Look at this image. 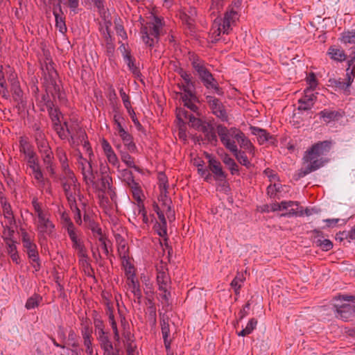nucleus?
Masks as SVG:
<instances>
[{
  "label": "nucleus",
  "mask_w": 355,
  "mask_h": 355,
  "mask_svg": "<svg viewBox=\"0 0 355 355\" xmlns=\"http://www.w3.org/2000/svg\"><path fill=\"white\" fill-rule=\"evenodd\" d=\"M66 139L70 136L69 142L73 147L82 145L88 153L89 159L84 158L80 153L78 155V167L83 175V180L87 185H94V175L93 173L92 159L94 155L85 131L79 125L77 121H70L64 122Z\"/></svg>",
  "instance_id": "nucleus-1"
},
{
  "label": "nucleus",
  "mask_w": 355,
  "mask_h": 355,
  "mask_svg": "<svg viewBox=\"0 0 355 355\" xmlns=\"http://www.w3.org/2000/svg\"><path fill=\"white\" fill-rule=\"evenodd\" d=\"M60 184L67 199L76 222H81L80 207L84 205L80 193V184L73 172L62 173L60 178Z\"/></svg>",
  "instance_id": "nucleus-2"
},
{
  "label": "nucleus",
  "mask_w": 355,
  "mask_h": 355,
  "mask_svg": "<svg viewBox=\"0 0 355 355\" xmlns=\"http://www.w3.org/2000/svg\"><path fill=\"white\" fill-rule=\"evenodd\" d=\"M179 73L184 80V83L180 86V89L183 91L182 93H180V97L184 103V106L192 112L198 113V107L195 103L198 102V98L195 92V81L193 80L191 74L182 69L180 70Z\"/></svg>",
  "instance_id": "nucleus-3"
},
{
  "label": "nucleus",
  "mask_w": 355,
  "mask_h": 355,
  "mask_svg": "<svg viewBox=\"0 0 355 355\" xmlns=\"http://www.w3.org/2000/svg\"><path fill=\"white\" fill-rule=\"evenodd\" d=\"M162 21V18L153 16L150 21L141 25L140 33L146 46L153 47L158 43L164 26Z\"/></svg>",
  "instance_id": "nucleus-4"
},
{
  "label": "nucleus",
  "mask_w": 355,
  "mask_h": 355,
  "mask_svg": "<svg viewBox=\"0 0 355 355\" xmlns=\"http://www.w3.org/2000/svg\"><path fill=\"white\" fill-rule=\"evenodd\" d=\"M160 196L159 201L161 202V205L157 204L153 205V210L157 213L160 222H172L175 220V211L171 209V200L166 196V184H160Z\"/></svg>",
  "instance_id": "nucleus-5"
},
{
  "label": "nucleus",
  "mask_w": 355,
  "mask_h": 355,
  "mask_svg": "<svg viewBox=\"0 0 355 355\" xmlns=\"http://www.w3.org/2000/svg\"><path fill=\"white\" fill-rule=\"evenodd\" d=\"M122 173L123 176L125 178L126 184L131 189L133 198L137 202L139 214L141 215L143 221L146 222L148 218L146 217V212L144 205V195L143 191L141 190L139 184L135 181L132 173L130 171L124 169L122 171Z\"/></svg>",
  "instance_id": "nucleus-6"
},
{
  "label": "nucleus",
  "mask_w": 355,
  "mask_h": 355,
  "mask_svg": "<svg viewBox=\"0 0 355 355\" xmlns=\"http://www.w3.org/2000/svg\"><path fill=\"white\" fill-rule=\"evenodd\" d=\"M239 130L235 128L228 129L223 125L216 126V132L220 137L221 143L230 151L236 150L235 139Z\"/></svg>",
  "instance_id": "nucleus-7"
},
{
  "label": "nucleus",
  "mask_w": 355,
  "mask_h": 355,
  "mask_svg": "<svg viewBox=\"0 0 355 355\" xmlns=\"http://www.w3.org/2000/svg\"><path fill=\"white\" fill-rule=\"evenodd\" d=\"M331 142L326 140L318 141L311 146V147L305 152L303 159L304 162H313L314 160H322L319 157L323 155L325 153L329 151Z\"/></svg>",
  "instance_id": "nucleus-8"
},
{
  "label": "nucleus",
  "mask_w": 355,
  "mask_h": 355,
  "mask_svg": "<svg viewBox=\"0 0 355 355\" xmlns=\"http://www.w3.org/2000/svg\"><path fill=\"white\" fill-rule=\"evenodd\" d=\"M227 19H216L210 31V38L212 42H217L220 40V33L228 34L233 25Z\"/></svg>",
  "instance_id": "nucleus-9"
},
{
  "label": "nucleus",
  "mask_w": 355,
  "mask_h": 355,
  "mask_svg": "<svg viewBox=\"0 0 355 355\" xmlns=\"http://www.w3.org/2000/svg\"><path fill=\"white\" fill-rule=\"evenodd\" d=\"M206 102L211 109L212 113L223 121H228V116L223 104L216 97L205 94Z\"/></svg>",
  "instance_id": "nucleus-10"
},
{
  "label": "nucleus",
  "mask_w": 355,
  "mask_h": 355,
  "mask_svg": "<svg viewBox=\"0 0 355 355\" xmlns=\"http://www.w3.org/2000/svg\"><path fill=\"white\" fill-rule=\"evenodd\" d=\"M53 105L52 102H48L46 104L49 116L53 124V128L61 139H65L67 134L65 132L64 125V124L62 125L60 121L61 114L57 108L53 107Z\"/></svg>",
  "instance_id": "nucleus-11"
},
{
  "label": "nucleus",
  "mask_w": 355,
  "mask_h": 355,
  "mask_svg": "<svg viewBox=\"0 0 355 355\" xmlns=\"http://www.w3.org/2000/svg\"><path fill=\"white\" fill-rule=\"evenodd\" d=\"M94 175H95V173L93 171ZM94 185H87L86 183L85 184L87 187H92L94 188L98 189L100 191L107 193L112 199L116 196L115 192L112 188V179L111 176H110L108 174L103 173L102 176L101 178V182L100 185H98L96 182V175H94Z\"/></svg>",
  "instance_id": "nucleus-12"
},
{
  "label": "nucleus",
  "mask_w": 355,
  "mask_h": 355,
  "mask_svg": "<svg viewBox=\"0 0 355 355\" xmlns=\"http://www.w3.org/2000/svg\"><path fill=\"white\" fill-rule=\"evenodd\" d=\"M334 307L338 313L337 318H340L345 322L355 320V302L352 304L334 305Z\"/></svg>",
  "instance_id": "nucleus-13"
},
{
  "label": "nucleus",
  "mask_w": 355,
  "mask_h": 355,
  "mask_svg": "<svg viewBox=\"0 0 355 355\" xmlns=\"http://www.w3.org/2000/svg\"><path fill=\"white\" fill-rule=\"evenodd\" d=\"M27 166L30 170L29 175L34 178L37 184L40 186L44 185V178L37 157L27 161Z\"/></svg>",
  "instance_id": "nucleus-14"
},
{
  "label": "nucleus",
  "mask_w": 355,
  "mask_h": 355,
  "mask_svg": "<svg viewBox=\"0 0 355 355\" xmlns=\"http://www.w3.org/2000/svg\"><path fill=\"white\" fill-rule=\"evenodd\" d=\"M347 209L348 207L345 205H336L332 209L331 216L340 218H327L323 220V222H338L340 220L347 221L352 216L350 213L347 212Z\"/></svg>",
  "instance_id": "nucleus-15"
},
{
  "label": "nucleus",
  "mask_w": 355,
  "mask_h": 355,
  "mask_svg": "<svg viewBox=\"0 0 355 355\" xmlns=\"http://www.w3.org/2000/svg\"><path fill=\"white\" fill-rule=\"evenodd\" d=\"M22 242L24 247L26 250L28 257L32 261H37L38 259V252L37 251L36 245L32 242L29 235L22 230Z\"/></svg>",
  "instance_id": "nucleus-16"
},
{
  "label": "nucleus",
  "mask_w": 355,
  "mask_h": 355,
  "mask_svg": "<svg viewBox=\"0 0 355 355\" xmlns=\"http://www.w3.org/2000/svg\"><path fill=\"white\" fill-rule=\"evenodd\" d=\"M209 168L214 174L216 180L223 182L226 180L227 175L223 171L221 164L219 161L214 158H209Z\"/></svg>",
  "instance_id": "nucleus-17"
},
{
  "label": "nucleus",
  "mask_w": 355,
  "mask_h": 355,
  "mask_svg": "<svg viewBox=\"0 0 355 355\" xmlns=\"http://www.w3.org/2000/svg\"><path fill=\"white\" fill-rule=\"evenodd\" d=\"M157 283L159 286V290L165 291L168 288L171 282V278L167 272V269L162 266L157 268Z\"/></svg>",
  "instance_id": "nucleus-18"
},
{
  "label": "nucleus",
  "mask_w": 355,
  "mask_h": 355,
  "mask_svg": "<svg viewBox=\"0 0 355 355\" xmlns=\"http://www.w3.org/2000/svg\"><path fill=\"white\" fill-rule=\"evenodd\" d=\"M3 238L6 241L7 252L9 254L17 252V247L15 241L12 240V236L15 230L12 227L8 226H3Z\"/></svg>",
  "instance_id": "nucleus-19"
},
{
  "label": "nucleus",
  "mask_w": 355,
  "mask_h": 355,
  "mask_svg": "<svg viewBox=\"0 0 355 355\" xmlns=\"http://www.w3.org/2000/svg\"><path fill=\"white\" fill-rule=\"evenodd\" d=\"M327 55L329 56L330 59L338 62H342L347 58L345 51L338 45L330 46L327 51Z\"/></svg>",
  "instance_id": "nucleus-20"
},
{
  "label": "nucleus",
  "mask_w": 355,
  "mask_h": 355,
  "mask_svg": "<svg viewBox=\"0 0 355 355\" xmlns=\"http://www.w3.org/2000/svg\"><path fill=\"white\" fill-rule=\"evenodd\" d=\"M306 91L307 89L305 90L304 96L298 100L299 106L297 110L299 111H308L311 110L315 104L314 100L316 99V96L313 94L308 95Z\"/></svg>",
  "instance_id": "nucleus-21"
},
{
  "label": "nucleus",
  "mask_w": 355,
  "mask_h": 355,
  "mask_svg": "<svg viewBox=\"0 0 355 355\" xmlns=\"http://www.w3.org/2000/svg\"><path fill=\"white\" fill-rule=\"evenodd\" d=\"M291 209H289L288 212L282 214V216H302L304 214L306 216H310L313 214V212H317L313 209H308L306 208L304 210L303 207L300 205L298 202L294 201L293 207H291Z\"/></svg>",
  "instance_id": "nucleus-22"
},
{
  "label": "nucleus",
  "mask_w": 355,
  "mask_h": 355,
  "mask_svg": "<svg viewBox=\"0 0 355 355\" xmlns=\"http://www.w3.org/2000/svg\"><path fill=\"white\" fill-rule=\"evenodd\" d=\"M200 131L204 134L205 139L209 143L214 146L217 144L218 139L216 133L214 128L211 124L207 122V123L204 124V125L201 128Z\"/></svg>",
  "instance_id": "nucleus-23"
},
{
  "label": "nucleus",
  "mask_w": 355,
  "mask_h": 355,
  "mask_svg": "<svg viewBox=\"0 0 355 355\" xmlns=\"http://www.w3.org/2000/svg\"><path fill=\"white\" fill-rule=\"evenodd\" d=\"M114 238L117 244V250L121 259L128 258V247L125 240L119 233H114Z\"/></svg>",
  "instance_id": "nucleus-24"
},
{
  "label": "nucleus",
  "mask_w": 355,
  "mask_h": 355,
  "mask_svg": "<svg viewBox=\"0 0 355 355\" xmlns=\"http://www.w3.org/2000/svg\"><path fill=\"white\" fill-rule=\"evenodd\" d=\"M160 325L162 338L164 339V343L168 345V341L172 340L170 338V325H169V318L164 315L160 319Z\"/></svg>",
  "instance_id": "nucleus-25"
},
{
  "label": "nucleus",
  "mask_w": 355,
  "mask_h": 355,
  "mask_svg": "<svg viewBox=\"0 0 355 355\" xmlns=\"http://www.w3.org/2000/svg\"><path fill=\"white\" fill-rule=\"evenodd\" d=\"M119 136L130 153H135L137 151V146L133 141V137L128 132L125 131L119 134Z\"/></svg>",
  "instance_id": "nucleus-26"
},
{
  "label": "nucleus",
  "mask_w": 355,
  "mask_h": 355,
  "mask_svg": "<svg viewBox=\"0 0 355 355\" xmlns=\"http://www.w3.org/2000/svg\"><path fill=\"white\" fill-rule=\"evenodd\" d=\"M309 164L307 165V166L303 169L301 168L297 174V179H300L308 173L314 171L321 166H323L324 162L321 160H314L313 162H309Z\"/></svg>",
  "instance_id": "nucleus-27"
},
{
  "label": "nucleus",
  "mask_w": 355,
  "mask_h": 355,
  "mask_svg": "<svg viewBox=\"0 0 355 355\" xmlns=\"http://www.w3.org/2000/svg\"><path fill=\"white\" fill-rule=\"evenodd\" d=\"M101 347L103 350V355H107L113 352V345L106 334L98 335Z\"/></svg>",
  "instance_id": "nucleus-28"
},
{
  "label": "nucleus",
  "mask_w": 355,
  "mask_h": 355,
  "mask_svg": "<svg viewBox=\"0 0 355 355\" xmlns=\"http://www.w3.org/2000/svg\"><path fill=\"white\" fill-rule=\"evenodd\" d=\"M346 76V82L341 81L340 79L337 80L336 78H330L329 80V83H330L329 85L339 88L340 89L346 90L353 82V78L351 77L349 73H347Z\"/></svg>",
  "instance_id": "nucleus-29"
},
{
  "label": "nucleus",
  "mask_w": 355,
  "mask_h": 355,
  "mask_svg": "<svg viewBox=\"0 0 355 355\" xmlns=\"http://www.w3.org/2000/svg\"><path fill=\"white\" fill-rule=\"evenodd\" d=\"M43 163L46 167V171L50 173L51 175L55 174V166L53 162V152L51 153L42 155Z\"/></svg>",
  "instance_id": "nucleus-30"
},
{
  "label": "nucleus",
  "mask_w": 355,
  "mask_h": 355,
  "mask_svg": "<svg viewBox=\"0 0 355 355\" xmlns=\"http://www.w3.org/2000/svg\"><path fill=\"white\" fill-rule=\"evenodd\" d=\"M127 284L129 286L131 292L134 294V296L139 301L141 298V291L139 288V284L136 280V277L127 279Z\"/></svg>",
  "instance_id": "nucleus-31"
},
{
  "label": "nucleus",
  "mask_w": 355,
  "mask_h": 355,
  "mask_svg": "<svg viewBox=\"0 0 355 355\" xmlns=\"http://www.w3.org/2000/svg\"><path fill=\"white\" fill-rule=\"evenodd\" d=\"M241 148L245 150L251 151L252 149V145L250 141L245 137L240 130H239L236 139Z\"/></svg>",
  "instance_id": "nucleus-32"
},
{
  "label": "nucleus",
  "mask_w": 355,
  "mask_h": 355,
  "mask_svg": "<svg viewBox=\"0 0 355 355\" xmlns=\"http://www.w3.org/2000/svg\"><path fill=\"white\" fill-rule=\"evenodd\" d=\"M57 157L61 164V167L63 171V173H67V172H72L68 164V159L64 150L62 148L57 149Z\"/></svg>",
  "instance_id": "nucleus-33"
},
{
  "label": "nucleus",
  "mask_w": 355,
  "mask_h": 355,
  "mask_svg": "<svg viewBox=\"0 0 355 355\" xmlns=\"http://www.w3.org/2000/svg\"><path fill=\"white\" fill-rule=\"evenodd\" d=\"M53 15L55 19V26L61 33H64L67 30L64 17H62V12H59L58 9L53 8Z\"/></svg>",
  "instance_id": "nucleus-34"
},
{
  "label": "nucleus",
  "mask_w": 355,
  "mask_h": 355,
  "mask_svg": "<svg viewBox=\"0 0 355 355\" xmlns=\"http://www.w3.org/2000/svg\"><path fill=\"white\" fill-rule=\"evenodd\" d=\"M202 83L207 89L213 90L214 93L218 96L223 95L222 88L219 87L217 80L214 78H213V80L209 79Z\"/></svg>",
  "instance_id": "nucleus-35"
},
{
  "label": "nucleus",
  "mask_w": 355,
  "mask_h": 355,
  "mask_svg": "<svg viewBox=\"0 0 355 355\" xmlns=\"http://www.w3.org/2000/svg\"><path fill=\"white\" fill-rule=\"evenodd\" d=\"M108 24H110V22L105 23V27L101 28V33L104 37L107 49L111 51L114 50V45Z\"/></svg>",
  "instance_id": "nucleus-36"
},
{
  "label": "nucleus",
  "mask_w": 355,
  "mask_h": 355,
  "mask_svg": "<svg viewBox=\"0 0 355 355\" xmlns=\"http://www.w3.org/2000/svg\"><path fill=\"white\" fill-rule=\"evenodd\" d=\"M340 40L345 44H355V31H345L341 35ZM352 51L355 50V46L350 48Z\"/></svg>",
  "instance_id": "nucleus-37"
},
{
  "label": "nucleus",
  "mask_w": 355,
  "mask_h": 355,
  "mask_svg": "<svg viewBox=\"0 0 355 355\" xmlns=\"http://www.w3.org/2000/svg\"><path fill=\"white\" fill-rule=\"evenodd\" d=\"M191 60V65L198 75L207 69L205 67V62L198 57L193 55Z\"/></svg>",
  "instance_id": "nucleus-38"
},
{
  "label": "nucleus",
  "mask_w": 355,
  "mask_h": 355,
  "mask_svg": "<svg viewBox=\"0 0 355 355\" xmlns=\"http://www.w3.org/2000/svg\"><path fill=\"white\" fill-rule=\"evenodd\" d=\"M20 152L24 154L26 161H29L32 159L37 157L35 153L31 147L26 142H21Z\"/></svg>",
  "instance_id": "nucleus-39"
},
{
  "label": "nucleus",
  "mask_w": 355,
  "mask_h": 355,
  "mask_svg": "<svg viewBox=\"0 0 355 355\" xmlns=\"http://www.w3.org/2000/svg\"><path fill=\"white\" fill-rule=\"evenodd\" d=\"M12 96L15 101H17L18 103H22L24 102L23 101V92L21 89L19 83L17 81H15L12 84Z\"/></svg>",
  "instance_id": "nucleus-40"
},
{
  "label": "nucleus",
  "mask_w": 355,
  "mask_h": 355,
  "mask_svg": "<svg viewBox=\"0 0 355 355\" xmlns=\"http://www.w3.org/2000/svg\"><path fill=\"white\" fill-rule=\"evenodd\" d=\"M122 264L125 269V274L127 276V279L135 277V268L133 265L130 262L128 258H122Z\"/></svg>",
  "instance_id": "nucleus-41"
},
{
  "label": "nucleus",
  "mask_w": 355,
  "mask_h": 355,
  "mask_svg": "<svg viewBox=\"0 0 355 355\" xmlns=\"http://www.w3.org/2000/svg\"><path fill=\"white\" fill-rule=\"evenodd\" d=\"M223 162L225 164H226L232 175H234L239 172V166L234 160L231 158L228 155L225 154L223 157Z\"/></svg>",
  "instance_id": "nucleus-42"
},
{
  "label": "nucleus",
  "mask_w": 355,
  "mask_h": 355,
  "mask_svg": "<svg viewBox=\"0 0 355 355\" xmlns=\"http://www.w3.org/2000/svg\"><path fill=\"white\" fill-rule=\"evenodd\" d=\"M320 116L323 119H327V122H329L331 120H338L341 114L338 111H331L328 110H324L319 113Z\"/></svg>",
  "instance_id": "nucleus-43"
},
{
  "label": "nucleus",
  "mask_w": 355,
  "mask_h": 355,
  "mask_svg": "<svg viewBox=\"0 0 355 355\" xmlns=\"http://www.w3.org/2000/svg\"><path fill=\"white\" fill-rule=\"evenodd\" d=\"M313 243L316 246L320 247L322 250L325 252L330 250L334 246L333 243L329 239H318L314 240Z\"/></svg>",
  "instance_id": "nucleus-44"
},
{
  "label": "nucleus",
  "mask_w": 355,
  "mask_h": 355,
  "mask_svg": "<svg viewBox=\"0 0 355 355\" xmlns=\"http://www.w3.org/2000/svg\"><path fill=\"white\" fill-rule=\"evenodd\" d=\"M41 300L42 297L39 295L34 294L27 300L25 307L28 310L35 309L38 306Z\"/></svg>",
  "instance_id": "nucleus-45"
},
{
  "label": "nucleus",
  "mask_w": 355,
  "mask_h": 355,
  "mask_svg": "<svg viewBox=\"0 0 355 355\" xmlns=\"http://www.w3.org/2000/svg\"><path fill=\"white\" fill-rule=\"evenodd\" d=\"M245 278L243 275L238 274L234 279L232 281L230 286L234 289V293L238 295L239 294V290L242 286Z\"/></svg>",
  "instance_id": "nucleus-46"
},
{
  "label": "nucleus",
  "mask_w": 355,
  "mask_h": 355,
  "mask_svg": "<svg viewBox=\"0 0 355 355\" xmlns=\"http://www.w3.org/2000/svg\"><path fill=\"white\" fill-rule=\"evenodd\" d=\"M87 229L90 230L93 236L98 239V237L106 236V234L102 230L98 223H88Z\"/></svg>",
  "instance_id": "nucleus-47"
},
{
  "label": "nucleus",
  "mask_w": 355,
  "mask_h": 355,
  "mask_svg": "<svg viewBox=\"0 0 355 355\" xmlns=\"http://www.w3.org/2000/svg\"><path fill=\"white\" fill-rule=\"evenodd\" d=\"M225 0H211L209 12L211 15L218 13L223 8Z\"/></svg>",
  "instance_id": "nucleus-48"
},
{
  "label": "nucleus",
  "mask_w": 355,
  "mask_h": 355,
  "mask_svg": "<svg viewBox=\"0 0 355 355\" xmlns=\"http://www.w3.org/2000/svg\"><path fill=\"white\" fill-rule=\"evenodd\" d=\"M206 123V121H202L200 119L196 118L193 115L189 116V125L198 130V131H200L201 128L204 125V124Z\"/></svg>",
  "instance_id": "nucleus-49"
},
{
  "label": "nucleus",
  "mask_w": 355,
  "mask_h": 355,
  "mask_svg": "<svg viewBox=\"0 0 355 355\" xmlns=\"http://www.w3.org/2000/svg\"><path fill=\"white\" fill-rule=\"evenodd\" d=\"M120 155L122 162H124L127 166L135 169L138 168L135 164L133 158L129 155L128 153L120 150Z\"/></svg>",
  "instance_id": "nucleus-50"
},
{
  "label": "nucleus",
  "mask_w": 355,
  "mask_h": 355,
  "mask_svg": "<svg viewBox=\"0 0 355 355\" xmlns=\"http://www.w3.org/2000/svg\"><path fill=\"white\" fill-rule=\"evenodd\" d=\"M125 63L127 64L129 69L135 75L139 76L140 73L139 68L135 64V59L132 55H125L123 58Z\"/></svg>",
  "instance_id": "nucleus-51"
},
{
  "label": "nucleus",
  "mask_w": 355,
  "mask_h": 355,
  "mask_svg": "<svg viewBox=\"0 0 355 355\" xmlns=\"http://www.w3.org/2000/svg\"><path fill=\"white\" fill-rule=\"evenodd\" d=\"M231 152L234 154V155L236 157V159L239 162L240 164L245 166H248L250 164V162L248 161V159L245 153L239 150L237 147L236 151Z\"/></svg>",
  "instance_id": "nucleus-52"
},
{
  "label": "nucleus",
  "mask_w": 355,
  "mask_h": 355,
  "mask_svg": "<svg viewBox=\"0 0 355 355\" xmlns=\"http://www.w3.org/2000/svg\"><path fill=\"white\" fill-rule=\"evenodd\" d=\"M54 228L53 223H39L37 225V230L42 235L50 234Z\"/></svg>",
  "instance_id": "nucleus-53"
},
{
  "label": "nucleus",
  "mask_w": 355,
  "mask_h": 355,
  "mask_svg": "<svg viewBox=\"0 0 355 355\" xmlns=\"http://www.w3.org/2000/svg\"><path fill=\"white\" fill-rule=\"evenodd\" d=\"M251 130L253 135L259 136L258 141L260 144L266 141V131L265 130L257 127H252Z\"/></svg>",
  "instance_id": "nucleus-54"
},
{
  "label": "nucleus",
  "mask_w": 355,
  "mask_h": 355,
  "mask_svg": "<svg viewBox=\"0 0 355 355\" xmlns=\"http://www.w3.org/2000/svg\"><path fill=\"white\" fill-rule=\"evenodd\" d=\"M256 324L257 321H254L253 319L250 320L247 324L245 328L239 332L238 335L239 336H245L250 334L254 329Z\"/></svg>",
  "instance_id": "nucleus-55"
},
{
  "label": "nucleus",
  "mask_w": 355,
  "mask_h": 355,
  "mask_svg": "<svg viewBox=\"0 0 355 355\" xmlns=\"http://www.w3.org/2000/svg\"><path fill=\"white\" fill-rule=\"evenodd\" d=\"M38 150L42 155L51 153L52 152L51 147L46 139L36 143Z\"/></svg>",
  "instance_id": "nucleus-56"
},
{
  "label": "nucleus",
  "mask_w": 355,
  "mask_h": 355,
  "mask_svg": "<svg viewBox=\"0 0 355 355\" xmlns=\"http://www.w3.org/2000/svg\"><path fill=\"white\" fill-rule=\"evenodd\" d=\"M119 94L122 99L124 107L126 108V110H128L129 109L132 108L131 106L130 97L128 94H126L123 88H121L119 89Z\"/></svg>",
  "instance_id": "nucleus-57"
},
{
  "label": "nucleus",
  "mask_w": 355,
  "mask_h": 355,
  "mask_svg": "<svg viewBox=\"0 0 355 355\" xmlns=\"http://www.w3.org/2000/svg\"><path fill=\"white\" fill-rule=\"evenodd\" d=\"M307 82L309 85V89L314 90L318 85V81L315 74L313 72H311L307 77ZM309 88L307 89V90Z\"/></svg>",
  "instance_id": "nucleus-58"
},
{
  "label": "nucleus",
  "mask_w": 355,
  "mask_h": 355,
  "mask_svg": "<svg viewBox=\"0 0 355 355\" xmlns=\"http://www.w3.org/2000/svg\"><path fill=\"white\" fill-rule=\"evenodd\" d=\"M166 224L167 223H155L154 230L159 236L162 237L166 236Z\"/></svg>",
  "instance_id": "nucleus-59"
},
{
  "label": "nucleus",
  "mask_w": 355,
  "mask_h": 355,
  "mask_svg": "<svg viewBox=\"0 0 355 355\" xmlns=\"http://www.w3.org/2000/svg\"><path fill=\"white\" fill-rule=\"evenodd\" d=\"M105 156L110 164L116 168H119L120 162L114 151L106 155Z\"/></svg>",
  "instance_id": "nucleus-60"
},
{
  "label": "nucleus",
  "mask_w": 355,
  "mask_h": 355,
  "mask_svg": "<svg viewBox=\"0 0 355 355\" xmlns=\"http://www.w3.org/2000/svg\"><path fill=\"white\" fill-rule=\"evenodd\" d=\"M115 24V31L118 36L121 37L122 40L127 39V34L124 30L123 26L117 21L114 22Z\"/></svg>",
  "instance_id": "nucleus-61"
},
{
  "label": "nucleus",
  "mask_w": 355,
  "mask_h": 355,
  "mask_svg": "<svg viewBox=\"0 0 355 355\" xmlns=\"http://www.w3.org/2000/svg\"><path fill=\"white\" fill-rule=\"evenodd\" d=\"M127 112L129 114V115H130L132 122L134 123V124L136 126V128H137V130H141L142 125L139 123V121L137 119V118L136 117V114H135L134 110L132 108H131V109H129L128 110H127Z\"/></svg>",
  "instance_id": "nucleus-62"
},
{
  "label": "nucleus",
  "mask_w": 355,
  "mask_h": 355,
  "mask_svg": "<svg viewBox=\"0 0 355 355\" xmlns=\"http://www.w3.org/2000/svg\"><path fill=\"white\" fill-rule=\"evenodd\" d=\"M98 241L101 243V246H102V248H103L105 254L106 255H108V254H109L108 247H109V244L111 243L110 241L107 239V236L98 237Z\"/></svg>",
  "instance_id": "nucleus-63"
},
{
  "label": "nucleus",
  "mask_w": 355,
  "mask_h": 355,
  "mask_svg": "<svg viewBox=\"0 0 355 355\" xmlns=\"http://www.w3.org/2000/svg\"><path fill=\"white\" fill-rule=\"evenodd\" d=\"M223 19H227L228 21L234 24L236 20L238 19V13L233 10H230V11L226 12Z\"/></svg>",
  "instance_id": "nucleus-64"
}]
</instances>
